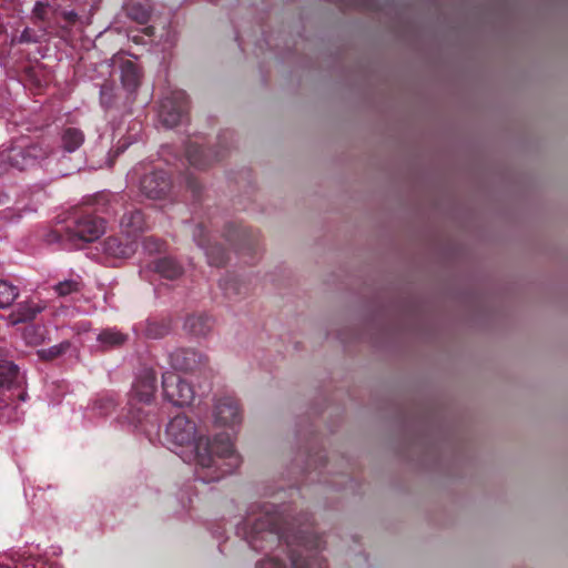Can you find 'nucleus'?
Instances as JSON below:
<instances>
[{
    "label": "nucleus",
    "mask_w": 568,
    "mask_h": 568,
    "mask_svg": "<svg viewBox=\"0 0 568 568\" xmlns=\"http://www.w3.org/2000/svg\"><path fill=\"white\" fill-rule=\"evenodd\" d=\"M245 538L252 549L258 551L277 548L286 552L291 568H326L318 551L323 548V538L311 527L284 529L276 511L265 509L257 517H247L243 521ZM256 568H290L277 555L260 560Z\"/></svg>",
    "instance_id": "1"
},
{
    "label": "nucleus",
    "mask_w": 568,
    "mask_h": 568,
    "mask_svg": "<svg viewBox=\"0 0 568 568\" xmlns=\"http://www.w3.org/2000/svg\"><path fill=\"white\" fill-rule=\"evenodd\" d=\"M168 440L176 446L194 445L195 462L211 473L203 475L205 481L219 480L240 466V456L234 450L231 437L226 433L217 434L213 440L199 435L196 423L185 415H176L166 426Z\"/></svg>",
    "instance_id": "2"
},
{
    "label": "nucleus",
    "mask_w": 568,
    "mask_h": 568,
    "mask_svg": "<svg viewBox=\"0 0 568 568\" xmlns=\"http://www.w3.org/2000/svg\"><path fill=\"white\" fill-rule=\"evenodd\" d=\"M106 230V222L91 207L80 206L70 211L61 225L49 234L50 241L78 245L100 239Z\"/></svg>",
    "instance_id": "3"
},
{
    "label": "nucleus",
    "mask_w": 568,
    "mask_h": 568,
    "mask_svg": "<svg viewBox=\"0 0 568 568\" xmlns=\"http://www.w3.org/2000/svg\"><path fill=\"white\" fill-rule=\"evenodd\" d=\"M155 392V371L151 367L141 368L132 386L129 399V414L132 422L139 425H143V423H150L153 426L159 425V418L153 414Z\"/></svg>",
    "instance_id": "4"
},
{
    "label": "nucleus",
    "mask_w": 568,
    "mask_h": 568,
    "mask_svg": "<svg viewBox=\"0 0 568 568\" xmlns=\"http://www.w3.org/2000/svg\"><path fill=\"white\" fill-rule=\"evenodd\" d=\"M189 111V100L183 90H173L160 103L159 118L166 128H174L181 123Z\"/></svg>",
    "instance_id": "5"
},
{
    "label": "nucleus",
    "mask_w": 568,
    "mask_h": 568,
    "mask_svg": "<svg viewBox=\"0 0 568 568\" xmlns=\"http://www.w3.org/2000/svg\"><path fill=\"white\" fill-rule=\"evenodd\" d=\"M1 155L6 160L7 169L24 171L34 166L39 160L47 158L48 150L41 143H31L27 146H13Z\"/></svg>",
    "instance_id": "6"
},
{
    "label": "nucleus",
    "mask_w": 568,
    "mask_h": 568,
    "mask_svg": "<svg viewBox=\"0 0 568 568\" xmlns=\"http://www.w3.org/2000/svg\"><path fill=\"white\" fill-rule=\"evenodd\" d=\"M162 389L164 399L174 406L190 405L194 399L192 386L173 372L163 373Z\"/></svg>",
    "instance_id": "7"
},
{
    "label": "nucleus",
    "mask_w": 568,
    "mask_h": 568,
    "mask_svg": "<svg viewBox=\"0 0 568 568\" xmlns=\"http://www.w3.org/2000/svg\"><path fill=\"white\" fill-rule=\"evenodd\" d=\"M172 187L170 174L164 170H154L145 174L140 181V191L151 200L165 197Z\"/></svg>",
    "instance_id": "8"
},
{
    "label": "nucleus",
    "mask_w": 568,
    "mask_h": 568,
    "mask_svg": "<svg viewBox=\"0 0 568 568\" xmlns=\"http://www.w3.org/2000/svg\"><path fill=\"white\" fill-rule=\"evenodd\" d=\"M138 247L135 239L130 237L122 232L118 235L109 236L103 242V252L105 255L114 258H129Z\"/></svg>",
    "instance_id": "9"
},
{
    "label": "nucleus",
    "mask_w": 568,
    "mask_h": 568,
    "mask_svg": "<svg viewBox=\"0 0 568 568\" xmlns=\"http://www.w3.org/2000/svg\"><path fill=\"white\" fill-rule=\"evenodd\" d=\"M225 240L234 245L239 251H254L257 246V236L251 230L241 224L230 223L225 227Z\"/></svg>",
    "instance_id": "10"
},
{
    "label": "nucleus",
    "mask_w": 568,
    "mask_h": 568,
    "mask_svg": "<svg viewBox=\"0 0 568 568\" xmlns=\"http://www.w3.org/2000/svg\"><path fill=\"white\" fill-rule=\"evenodd\" d=\"M193 237L197 246L204 250L210 265L223 266L227 262V253L221 245H209L206 226L203 223L196 225Z\"/></svg>",
    "instance_id": "11"
},
{
    "label": "nucleus",
    "mask_w": 568,
    "mask_h": 568,
    "mask_svg": "<svg viewBox=\"0 0 568 568\" xmlns=\"http://www.w3.org/2000/svg\"><path fill=\"white\" fill-rule=\"evenodd\" d=\"M185 155L189 163L200 170L211 166L213 163L223 159V154L217 151L205 150L196 142L189 141L185 146Z\"/></svg>",
    "instance_id": "12"
},
{
    "label": "nucleus",
    "mask_w": 568,
    "mask_h": 568,
    "mask_svg": "<svg viewBox=\"0 0 568 568\" xmlns=\"http://www.w3.org/2000/svg\"><path fill=\"white\" fill-rule=\"evenodd\" d=\"M215 420L220 425L233 426L242 420L237 399L233 396L221 397L215 405Z\"/></svg>",
    "instance_id": "13"
},
{
    "label": "nucleus",
    "mask_w": 568,
    "mask_h": 568,
    "mask_svg": "<svg viewBox=\"0 0 568 568\" xmlns=\"http://www.w3.org/2000/svg\"><path fill=\"white\" fill-rule=\"evenodd\" d=\"M12 358L11 348L0 347V389L10 388L18 383L20 369Z\"/></svg>",
    "instance_id": "14"
},
{
    "label": "nucleus",
    "mask_w": 568,
    "mask_h": 568,
    "mask_svg": "<svg viewBox=\"0 0 568 568\" xmlns=\"http://www.w3.org/2000/svg\"><path fill=\"white\" fill-rule=\"evenodd\" d=\"M170 364L176 371L193 372L204 364V357L192 348H180L170 354Z\"/></svg>",
    "instance_id": "15"
},
{
    "label": "nucleus",
    "mask_w": 568,
    "mask_h": 568,
    "mask_svg": "<svg viewBox=\"0 0 568 568\" xmlns=\"http://www.w3.org/2000/svg\"><path fill=\"white\" fill-rule=\"evenodd\" d=\"M148 267L166 280H176L184 272L183 266L171 256L155 258L149 263Z\"/></svg>",
    "instance_id": "16"
},
{
    "label": "nucleus",
    "mask_w": 568,
    "mask_h": 568,
    "mask_svg": "<svg viewBox=\"0 0 568 568\" xmlns=\"http://www.w3.org/2000/svg\"><path fill=\"white\" fill-rule=\"evenodd\" d=\"M121 232L138 242L139 235L145 230L146 223L143 213L140 210L123 214L121 222Z\"/></svg>",
    "instance_id": "17"
},
{
    "label": "nucleus",
    "mask_w": 568,
    "mask_h": 568,
    "mask_svg": "<svg viewBox=\"0 0 568 568\" xmlns=\"http://www.w3.org/2000/svg\"><path fill=\"white\" fill-rule=\"evenodd\" d=\"M84 132L73 125H64L60 131V146L65 152L72 153L80 149L84 143Z\"/></svg>",
    "instance_id": "18"
},
{
    "label": "nucleus",
    "mask_w": 568,
    "mask_h": 568,
    "mask_svg": "<svg viewBox=\"0 0 568 568\" xmlns=\"http://www.w3.org/2000/svg\"><path fill=\"white\" fill-rule=\"evenodd\" d=\"M142 73L140 68L131 60L121 63V83L124 90L133 93L141 84Z\"/></svg>",
    "instance_id": "19"
},
{
    "label": "nucleus",
    "mask_w": 568,
    "mask_h": 568,
    "mask_svg": "<svg viewBox=\"0 0 568 568\" xmlns=\"http://www.w3.org/2000/svg\"><path fill=\"white\" fill-rule=\"evenodd\" d=\"M97 339L104 349H112L124 345L129 335L116 328H104L99 333Z\"/></svg>",
    "instance_id": "20"
},
{
    "label": "nucleus",
    "mask_w": 568,
    "mask_h": 568,
    "mask_svg": "<svg viewBox=\"0 0 568 568\" xmlns=\"http://www.w3.org/2000/svg\"><path fill=\"white\" fill-rule=\"evenodd\" d=\"M42 311V308L33 303H20L11 312L9 318L13 325L30 322Z\"/></svg>",
    "instance_id": "21"
},
{
    "label": "nucleus",
    "mask_w": 568,
    "mask_h": 568,
    "mask_svg": "<svg viewBox=\"0 0 568 568\" xmlns=\"http://www.w3.org/2000/svg\"><path fill=\"white\" fill-rule=\"evenodd\" d=\"M213 326V320L206 314L191 315L185 321V328L195 336L206 335Z\"/></svg>",
    "instance_id": "22"
},
{
    "label": "nucleus",
    "mask_w": 568,
    "mask_h": 568,
    "mask_svg": "<svg viewBox=\"0 0 568 568\" xmlns=\"http://www.w3.org/2000/svg\"><path fill=\"white\" fill-rule=\"evenodd\" d=\"M170 332L169 323L164 321H149L146 323L144 334L148 338H162Z\"/></svg>",
    "instance_id": "23"
},
{
    "label": "nucleus",
    "mask_w": 568,
    "mask_h": 568,
    "mask_svg": "<svg viewBox=\"0 0 568 568\" xmlns=\"http://www.w3.org/2000/svg\"><path fill=\"white\" fill-rule=\"evenodd\" d=\"M82 282L78 280H65L53 285L54 293L60 297L79 293L82 290Z\"/></svg>",
    "instance_id": "24"
},
{
    "label": "nucleus",
    "mask_w": 568,
    "mask_h": 568,
    "mask_svg": "<svg viewBox=\"0 0 568 568\" xmlns=\"http://www.w3.org/2000/svg\"><path fill=\"white\" fill-rule=\"evenodd\" d=\"M19 295L18 287L0 280V308L10 306Z\"/></svg>",
    "instance_id": "25"
},
{
    "label": "nucleus",
    "mask_w": 568,
    "mask_h": 568,
    "mask_svg": "<svg viewBox=\"0 0 568 568\" xmlns=\"http://www.w3.org/2000/svg\"><path fill=\"white\" fill-rule=\"evenodd\" d=\"M70 348V342L63 341L58 345L49 348H42L37 352V355L42 361H52L63 355Z\"/></svg>",
    "instance_id": "26"
},
{
    "label": "nucleus",
    "mask_w": 568,
    "mask_h": 568,
    "mask_svg": "<svg viewBox=\"0 0 568 568\" xmlns=\"http://www.w3.org/2000/svg\"><path fill=\"white\" fill-rule=\"evenodd\" d=\"M42 36L32 28H24L20 34H16L11 38V44H33L41 41Z\"/></svg>",
    "instance_id": "27"
},
{
    "label": "nucleus",
    "mask_w": 568,
    "mask_h": 568,
    "mask_svg": "<svg viewBox=\"0 0 568 568\" xmlns=\"http://www.w3.org/2000/svg\"><path fill=\"white\" fill-rule=\"evenodd\" d=\"M116 406L115 400L111 396H101L94 402L93 409L101 416H108L114 410Z\"/></svg>",
    "instance_id": "28"
},
{
    "label": "nucleus",
    "mask_w": 568,
    "mask_h": 568,
    "mask_svg": "<svg viewBox=\"0 0 568 568\" xmlns=\"http://www.w3.org/2000/svg\"><path fill=\"white\" fill-rule=\"evenodd\" d=\"M100 101H101V104H102L105 109L112 108V106L114 105V101H115V88H114L113 83H111V82H104V83L101 85V90H100Z\"/></svg>",
    "instance_id": "29"
},
{
    "label": "nucleus",
    "mask_w": 568,
    "mask_h": 568,
    "mask_svg": "<svg viewBox=\"0 0 568 568\" xmlns=\"http://www.w3.org/2000/svg\"><path fill=\"white\" fill-rule=\"evenodd\" d=\"M142 246L146 253L155 254L165 251L166 243L154 236H148L143 240Z\"/></svg>",
    "instance_id": "30"
},
{
    "label": "nucleus",
    "mask_w": 568,
    "mask_h": 568,
    "mask_svg": "<svg viewBox=\"0 0 568 568\" xmlns=\"http://www.w3.org/2000/svg\"><path fill=\"white\" fill-rule=\"evenodd\" d=\"M220 286L229 297L241 294L242 283L236 277H227L221 281Z\"/></svg>",
    "instance_id": "31"
},
{
    "label": "nucleus",
    "mask_w": 568,
    "mask_h": 568,
    "mask_svg": "<svg viewBox=\"0 0 568 568\" xmlns=\"http://www.w3.org/2000/svg\"><path fill=\"white\" fill-rule=\"evenodd\" d=\"M24 339L30 345H39L43 342V334L40 327L28 326L24 329Z\"/></svg>",
    "instance_id": "32"
},
{
    "label": "nucleus",
    "mask_w": 568,
    "mask_h": 568,
    "mask_svg": "<svg viewBox=\"0 0 568 568\" xmlns=\"http://www.w3.org/2000/svg\"><path fill=\"white\" fill-rule=\"evenodd\" d=\"M130 17L139 23L143 24L149 21L150 13L149 10L142 8L141 6H136L130 9Z\"/></svg>",
    "instance_id": "33"
},
{
    "label": "nucleus",
    "mask_w": 568,
    "mask_h": 568,
    "mask_svg": "<svg viewBox=\"0 0 568 568\" xmlns=\"http://www.w3.org/2000/svg\"><path fill=\"white\" fill-rule=\"evenodd\" d=\"M347 6L366 10H375V3L373 0H348Z\"/></svg>",
    "instance_id": "34"
},
{
    "label": "nucleus",
    "mask_w": 568,
    "mask_h": 568,
    "mask_svg": "<svg viewBox=\"0 0 568 568\" xmlns=\"http://www.w3.org/2000/svg\"><path fill=\"white\" fill-rule=\"evenodd\" d=\"M62 18L69 26L75 24L79 20V16L75 11H64Z\"/></svg>",
    "instance_id": "35"
},
{
    "label": "nucleus",
    "mask_w": 568,
    "mask_h": 568,
    "mask_svg": "<svg viewBox=\"0 0 568 568\" xmlns=\"http://www.w3.org/2000/svg\"><path fill=\"white\" fill-rule=\"evenodd\" d=\"M131 144V141H124V142H119L116 149H115V155H119L120 153L124 152V150Z\"/></svg>",
    "instance_id": "36"
},
{
    "label": "nucleus",
    "mask_w": 568,
    "mask_h": 568,
    "mask_svg": "<svg viewBox=\"0 0 568 568\" xmlns=\"http://www.w3.org/2000/svg\"><path fill=\"white\" fill-rule=\"evenodd\" d=\"M187 183H189L190 189L193 191V193L199 194L200 189H201L200 184L193 179H189Z\"/></svg>",
    "instance_id": "37"
},
{
    "label": "nucleus",
    "mask_w": 568,
    "mask_h": 568,
    "mask_svg": "<svg viewBox=\"0 0 568 568\" xmlns=\"http://www.w3.org/2000/svg\"><path fill=\"white\" fill-rule=\"evenodd\" d=\"M10 203V196L8 193L0 191V205H6Z\"/></svg>",
    "instance_id": "38"
},
{
    "label": "nucleus",
    "mask_w": 568,
    "mask_h": 568,
    "mask_svg": "<svg viewBox=\"0 0 568 568\" xmlns=\"http://www.w3.org/2000/svg\"><path fill=\"white\" fill-rule=\"evenodd\" d=\"M7 172V163L3 155L0 154V176Z\"/></svg>",
    "instance_id": "39"
},
{
    "label": "nucleus",
    "mask_w": 568,
    "mask_h": 568,
    "mask_svg": "<svg viewBox=\"0 0 568 568\" xmlns=\"http://www.w3.org/2000/svg\"><path fill=\"white\" fill-rule=\"evenodd\" d=\"M27 394L22 393L19 395L20 400H26Z\"/></svg>",
    "instance_id": "40"
}]
</instances>
